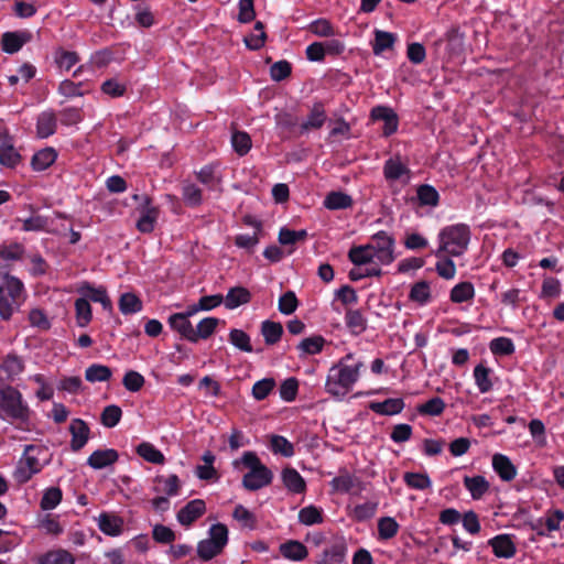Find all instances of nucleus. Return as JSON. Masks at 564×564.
<instances>
[{
  "instance_id": "6e6552de",
  "label": "nucleus",
  "mask_w": 564,
  "mask_h": 564,
  "mask_svg": "<svg viewBox=\"0 0 564 564\" xmlns=\"http://www.w3.org/2000/svg\"><path fill=\"white\" fill-rule=\"evenodd\" d=\"M137 210L140 213L135 224L137 229L142 234H151L160 215L159 206L153 205L151 197H142V204L138 206Z\"/></svg>"
},
{
  "instance_id": "ea45409f",
  "label": "nucleus",
  "mask_w": 564,
  "mask_h": 564,
  "mask_svg": "<svg viewBox=\"0 0 564 564\" xmlns=\"http://www.w3.org/2000/svg\"><path fill=\"white\" fill-rule=\"evenodd\" d=\"M348 259L355 265L372 263L376 259L368 245L354 246L348 251Z\"/></svg>"
},
{
  "instance_id": "7ed1b4c3",
  "label": "nucleus",
  "mask_w": 564,
  "mask_h": 564,
  "mask_svg": "<svg viewBox=\"0 0 564 564\" xmlns=\"http://www.w3.org/2000/svg\"><path fill=\"white\" fill-rule=\"evenodd\" d=\"M232 465L235 468L243 465L250 469L242 477V486L249 491H257L272 482L273 473L261 463L254 452H245L239 460H234Z\"/></svg>"
},
{
  "instance_id": "bf43d9fd",
  "label": "nucleus",
  "mask_w": 564,
  "mask_h": 564,
  "mask_svg": "<svg viewBox=\"0 0 564 564\" xmlns=\"http://www.w3.org/2000/svg\"><path fill=\"white\" fill-rule=\"evenodd\" d=\"M399 523L394 518L382 517L378 521V534L380 540H390L398 534Z\"/></svg>"
},
{
  "instance_id": "49530a36",
  "label": "nucleus",
  "mask_w": 564,
  "mask_h": 564,
  "mask_svg": "<svg viewBox=\"0 0 564 564\" xmlns=\"http://www.w3.org/2000/svg\"><path fill=\"white\" fill-rule=\"evenodd\" d=\"M404 484L415 490H425L432 487L431 478L425 473L406 471L403 475Z\"/></svg>"
},
{
  "instance_id": "9d476101",
  "label": "nucleus",
  "mask_w": 564,
  "mask_h": 564,
  "mask_svg": "<svg viewBox=\"0 0 564 564\" xmlns=\"http://www.w3.org/2000/svg\"><path fill=\"white\" fill-rule=\"evenodd\" d=\"M496 557L511 558L517 553V546L511 534L501 533L488 540Z\"/></svg>"
},
{
  "instance_id": "ddd939ff",
  "label": "nucleus",
  "mask_w": 564,
  "mask_h": 564,
  "mask_svg": "<svg viewBox=\"0 0 564 564\" xmlns=\"http://www.w3.org/2000/svg\"><path fill=\"white\" fill-rule=\"evenodd\" d=\"M31 39L32 34L29 31L4 32L1 36V48L8 54H14Z\"/></svg>"
},
{
  "instance_id": "e433bc0d",
  "label": "nucleus",
  "mask_w": 564,
  "mask_h": 564,
  "mask_svg": "<svg viewBox=\"0 0 564 564\" xmlns=\"http://www.w3.org/2000/svg\"><path fill=\"white\" fill-rule=\"evenodd\" d=\"M475 297V288L474 284L469 281H464L457 283L449 293V300L453 303L460 304L464 302H469Z\"/></svg>"
},
{
  "instance_id": "2eb2a0df",
  "label": "nucleus",
  "mask_w": 564,
  "mask_h": 564,
  "mask_svg": "<svg viewBox=\"0 0 564 564\" xmlns=\"http://www.w3.org/2000/svg\"><path fill=\"white\" fill-rule=\"evenodd\" d=\"M69 433L72 435L70 448L73 452L80 451L89 440V426L82 419H73L69 424Z\"/></svg>"
},
{
  "instance_id": "c03bdc74",
  "label": "nucleus",
  "mask_w": 564,
  "mask_h": 564,
  "mask_svg": "<svg viewBox=\"0 0 564 564\" xmlns=\"http://www.w3.org/2000/svg\"><path fill=\"white\" fill-rule=\"evenodd\" d=\"M219 324V318L217 317H205L203 318L194 328V339L193 343H197L200 339L209 338L215 332Z\"/></svg>"
},
{
  "instance_id": "6ab92c4d",
  "label": "nucleus",
  "mask_w": 564,
  "mask_h": 564,
  "mask_svg": "<svg viewBox=\"0 0 564 564\" xmlns=\"http://www.w3.org/2000/svg\"><path fill=\"white\" fill-rule=\"evenodd\" d=\"M119 459V454L113 448L96 449L87 459V465L94 469H102L113 465Z\"/></svg>"
},
{
  "instance_id": "72a5a7b5",
  "label": "nucleus",
  "mask_w": 564,
  "mask_h": 564,
  "mask_svg": "<svg viewBox=\"0 0 564 564\" xmlns=\"http://www.w3.org/2000/svg\"><path fill=\"white\" fill-rule=\"evenodd\" d=\"M361 481L358 477L346 470L340 471V474L330 481L333 489L343 494L350 492L354 488L359 487Z\"/></svg>"
},
{
  "instance_id": "37998d69",
  "label": "nucleus",
  "mask_w": 564,
  "mask_h": 564,
  "mask_svg": "<svg viewBox=\"0 0 564 564\" xmlns=\"http://www.w3.org/2000/svg\"><path fill=\"white\" fill-rule=\"evenodd\" d=\"M137 454L152 464L161 465L165 462L163 453L149 442L140 443L137 446Z\"/></svg>"
},
{
  "instance_id": "79ce46f5",
  "label": "nucleus",
  "mask_w": 564,
  "mask_h": 564,
  "mask_svg": "<svg viewBox=\"0 0 564 564\" xmlns=\"http://www.w3.org/2000/svg\"><path fill=\"white\" fill-rule=\"evenodd\" d=\"M182 198L186 206L198 207L203 203V192L194 183L184 182L182 185Z\"/></svg>"
},
{
  "instance_id": "09e8293b",
  "label": "nucleus",
  "mask_w": 564,
  "mask_h": 564,
  "mask_svg": "<svg viewBox=\"0 0 564 564\" xmlns=\"http://www.w3.org/2000/svg\"><path fill=\"white\" fill-rule=\"evenodd\" d=\"M76 323L79 327H86L93 319V311L87 299L83 296L75 301Z\"/></svg>"
},
{
  "instance_id": "0e129e2a",
  "label": "nucleus",
  "mask_w": 564,
  "mask_h": 564,
  "mask_svg": "<svg viewBox=\"0 0 564 564\" xmlns=\"http://www.w3.org/2000/svg\"><path fill=\"white\" fill-rule=\"evenodd\" d=\"M54 58L58 68L66 72H68L79 61V56L76 52L65 51L63 48H58L55 52Z\"/></svg>"
},
{
  "instance_id": "680f3d73",
  "label": "nucleus",
  "mask_w": 564,
  "mask_h": 564,
  "mask_svg": "<svg viewBox=\"0 0 564 564\" xmlns=\"http://www.w3.org/2000/svg\"><path fill=\"white\" fill-rule=\"evenodd\" d=\"M489 348L496 356H510L516 350L512 339L508 337L494 338L489 344Z\"/></svg>"
},
{
  "instance_id": "5fc2aeb1",
  "label": "nucleus",
  "mask_w": 564,
  "mask_h": 564,
  "mask_svg": "<svg viewBox=\"0 0 564 564\" xmlns=\"http://www.w3.org/2000/svg\"><path fill=\"white\" fill-rule=\"evenodd\" d=\"M62 498L63 492L59 487H50L43 492L40 507L45 511L53 510L61 503Z\"/></svg>"
},
{
  "instance_id": "864d4df0",
  "label": "nucleus",
  "mask_w": 564,
  "mask_h": 564,
  "mask_svg": "<svg viewBox=\"0 0 564 564\" xmlns=\"http://www.w3.org/2000/svg\"><path fill=\"white\" fill-rule=\"evenodd\" d=\"M490 372L491 370L481 364L474 369L475 383L481 393H487L492 389Z\"/></svg>"
},
{
  "instance_id": "bb28decb",
  "label": "nucleus",
  "mask_w": 564,
  "mask_h": 564,
  "mask_svg": "<svg viewBox=\"0 0 564 564\" xmlns=\"http://www.w3.org/2000/svg\"><path fill=\"white\" fill-rule=\"evenodd\" d=\"M410 169L403 164L400 160V156L390 158L384 162L383 165V176L387 181H398L403 175H410Z\"/></svg>"
},
{
  "instance_id": "3c124183",
  "label": "nucleus",
  "mask_w": 564,
  "mask_h": 564,
  "mask_svg": "<svg viewBox=\"0 0 564 564\" xmlns=\"http://www.w3.org/2000/svg\"><path fill=\"white\" fill-rule=\"evenodd\" d=\"M122 417V410L117 404H110L104 408L100 414V423L108 429L117 426Z\"/></svg>"
},
{
  "instance_id": "f257e3e1",
  "label": "nucleus",
  "mask_w": 564,
  "mask_h": 564,
  "mask_svg": "<svg viewBox=\"0 0 564 564\" xmlns=\"http://www.w3.org/2000/svg\"><path fill=\"white\" fill-rule=\"evenodd\" d=\"M352 359V354H347L336 365L330 367L325 381V390L327 393L341 399L352 389L364 367L362 361L349 365L348 361Z\"/></svg>"
},
{
  "instance_id": "20e7f679",
  "label": "nucleus",
  "mask_w": 564,
  "mask_h": 564,
  "mask_svg": "<svg viewBox=\"0 0 564 564\" xmlns=\"http://www.w3.org/2000/svg\"><path fill=\"white\" fill-rule=\"evenodd\" d=\"M29 417L30 409L21 392L12 386L0 388V419L25 422Z\"/></svg>"
},
{
  "instance_id": "473e14b6",
  "label": "nucleus",
  "mask_w": 564,
  "mask_h": 564,
  "mask_svg": "<svg viewBox=\"0 0 564 564\" xmlns=\"http://www.w3.org/2000/svg\"><path fill=\"white\" fill-rule=\"evenodd\" d=\"M280 553L283 557L292 561H302L307 555V547L300 541L289 540L280 545Z\"/></svg>"
},
{
  "instance_id": "0eeeda50",
  "label": "nucleus",
  "mask_w": 564,
  "mask_h": 564,
  "mask_svg": "<svg viewBox=\"0 0 564 564\" xmlns=\"http://www.w3.org/2000/svg\"><path fill=\"white\" fill-rule=\"evenodd\" d=\"M35 447L33 445H26L24 449V456L19 460L13 478L18 484H26L35 474H39L43 466L35 456L29 455L30 451Z\"/></svg>"
},
{
  "instance_id": "8fccbe9b",
  "label": "nucleus",
  "mask_w": 564,
  "mask_h": 564,
  "mask_svg": "<svg viewBox=\"0 0 564 564\" xmlns=\"http://www.w3.org/2000/svg\"><path fill=\"white\" fill-rule=\"evenodd\" d=\"M229 343L241 351L252 352L250 336L242 329L232 328L228 335Z\"/></svg>"
},
{
  "instance_id": "13d9d810",
  "label": "nucleus",
  "mask_w": 564,
  "mask_h": 564,
  "mask_svg": "<svg viewBox=\"0 0 564 564\" xmlns=\"http://www.w3.org/2000/svg\"><path fill=\"white\" fill-rule=\"evenodd\" d=\"M231 145L239 156H243L252 147L251 138L245 131H234L231 134Z\"/></svg>"
},
{
  "instance_id": "052dcab7",
  "label": "nucleus",
  "mask_w": 564,
  "mask_h": 564,
  "mask_svg": "<svg viewBox=\"0 0 564 564\" xmlns=\"http://www.w3.org/2000/svg\"><path fill=\"white\" fill-rule=\"evenodd\" d=\"M446 408L444 400L440 397H434L417 406V412L421 415L438 416Z\"/></svg>"
},
{
  "instance_id": "a18cd8bd",
  "label": "nucleus",
  "mask_w": 564,
  "mask_h": 564,
  "mask_svg": "<svg viewBox=\"0 0 564 564\" xmlns=\"http://www.w3.org/2000/svg\"><path fill=\"white\" fill-rule=\"evenodd\" d=\"M111 376V369L100 364H93L85 370V379L91 383L108 381Z\"/></svg>"
},
{
  "instance_id": "9b49d317",
  "label": "nucleus",
  "mask_w": 564,
  "mask_h": 564,
  "mask_svg": "<svg viewBox=\"0 0 564 564\" xmlns=\"http://www.w3.org/2000/svg\"><path fill=\"white\" fill-rule=\"evenodd\" d=\"M206 512V503L203 499H194L188 501L176 514L177 521L184 525L189 527L198 518Z\"/></svg>"
},
{
  "instance_id": "c9c22d12",
  "label": "nucleus",
  "mask_w": 564,
  "mask_h": 564,
  "mask_svg": "<svg viewBox=\"0 0 564 564\" xmlns=\"http://www.w3.org/2000/svg\"><path fill=\"white\" fill-rule=\"evenodd\" d=\"M154 481L162 487H155L154 490L158 492H164L169 497L177 496L181 490V480L177 475L172 474L170 476L159 475Z\"/></svg>"
},
{
  "instance_id": "a19ab883",
  "label": "nucleus",
  "mask_w": 564,
  "mask_h": 564,
  "mask_svg": "<svg viewBox=\"0 0 564 564\" xmlns=\"http://www.w3.org/2000/svg\"><path fill=\"white\" fill-rule=\"evenodd\" d=\"M416 197L420 206L435 207L440 203V194L436 188L430 184H421L416 187Z\"/></svg>"
},
{
  "instance_id": "f704fd0d",
  "label": "nucleus",
  "mask_w": 564,
  "mask_h": 564,
  "mask_svg": "<svg viewBox=\"0 0 564 564\" xmlns=\"http://www.w3.org/2000/svg\"><path fill=\"white\" fill-rule=\"evenodd\" d=\"M397 41V35L382 31V30H376L375 31V40L372 42V52L375 55H381L383 52L388 50H392L394 46V43Z\"/></svg>"
},
{
  "instance_id": "5701e85b",
  "label": "nucleus",
  "mask_w": 564,
  "mask_h": 564,
  "mask_svg": "<svg viewBox=\"0 0 564 564\" xmlns=\"http://www.w3.org/2000/svg\"><path fill=\"white\" fill-rule=\"evenodd\" d=\"M347 546L344 542H336L323 551L317 564H345Z\"/></svg>"
},
{
  "instance_id": "dca6fc26",
  "label": "nucleus",
  "mask_w": 564,
  "mask_h": 564,
  "mask_svg": "<svg viewBox=\"0 0 564 564\" xmlns=\"http://www.w3.org/2000/svg\"><path fill=\"white\" fill-rule=\"evenodd\" d=\"M22 156L14 148L12 138L6 134L0 143V164L9 169H14L20 164Z\"/></svg>"
},
{
  "instance_id": "4d7b16f0",
  "label": "nucleus",
  "mask_w": 564,
  "mask_h": 564,
  "mask_svg": "<svg viewBox=\"0 0 564 564\" xmlns=\"http://www.w3.org/2000/svg\"><path fill=\"white\" fill-rule=\"evenodd\" d=\"M224 547L210 539L202 540L197 544V555L203 561H210L223 552Z\"/></svg>"
},
{
  "instance_id": "4c0bfd02",
  "label": "nucleus",
  "mask_w": 564,
  "mask_h": 564,
  "mask_svg": "<svg viewBox=\"0 0 564 564\" xmlns=\"http://www.w3.org/2000/svg\"><path fill=\"white\" fill-rule=\"evenodd\" d=\"M261 335L263 336L267 345H275L280 341L283 335V326L279 322L270 319L263 321L261 324Z\"/></svg>"
},
{
  "instance_id": "c85d7f7f",
  "label": "nucleus",
  "mask_w": 564,
  "mask_h": 564,
  "mask_svg": "<svg viewBox=\"0 0 564 564\" xmlns=\"http://www.w3.org/2000/svg\"><path fill=\"white\" fill-rule=\"evenodd\" d=\"M345 324L354 336L361 335L367 329V318L360 310L348 308L345 313Z\"/></svg>"
},
{
  "instance_id": "e2e57ef3",
  "label": "nucleus",
  "mask_w": 564,
  "mask_h": 564,
  "mask_svg": "<svg viewBox=\"0 0 564 564\" xmlns=\"http://www.w3.org/2000/svg\"><path fill=\"white\" fill-rule=\"evenodd\" d=\"M409 299L419 304H426L431 300L430 285L426 281H420L412 285Z\"/></svg>"
},
{
  "instance_id": "2f4dec72",
  "label": "nucleus",
  "mask_w": 564,
  "mask_h": 564,
  "mask_svg": "<svg viewBox=\"0 0 564 564\" xmlns=\"http://www.w3.org/2000/svg\"><path fill=\"white\" fill-rule=\"evenodd\" d=\"M0 368L7 375L8 379L13 380L24 371V361L15 352H10L2 358Z\"/></svg>"
},
{
  "instance_id": "338daca9",
  "label": "nucleus",
  "mask_w": 564,
  "mask_h": 564,
  "mask_svg": "<svg viewBox=\"0 0 564 564\" xmlns=\"http://www.w3.org/2000/svg\"><path fill=\"white\" fill-rule=\"evenodd\" d=\"M74 556L65 551L58 550L54 552L46 553L41 560L39 564H74Z\"/></svg>"
},
{
  "instance_id": "4be33fe9",
  "label": "nucleus",
  "mask_w": 564,
  "mask_h": 564,
  "mask_svg": "<svg viewBox=\"0 0 564 564\" xmlns=\"http://www.w3.org/2000/svg\"><path fill=\"white\" fill-rule=\"evenodd\" d=\"M283 485L292 494H303L306 490V482L301 474L293 467H285L281 474Z\"/></svg>"
},
{
  "instance_id": "cd10ccee",
  "label": "nucleus",
  "mask_w": 564,
  "mask_h": 564,
  "mask_svg": "<svg viewBox=\"0 0 564 564\" xmlns=\"http://www.w3.org/2000/svg\"><path fill=\"white\" fill-rule=\"evenodd\" d=\"M56 159V150L52 147H47L33 154L31 159V166L34 171L41 172L48 169Z\"/></svg>"
},
{
  "instance_id": "58836bf2",
  "label": "nucleus",
  "mask_w": 564,
  "mask_h": 564,
  "mask_svg": "<svg viewBox=\"0 0 564 564\" xmlns=\"http://www.w3.org/2000/svg\"><path fill=\"white\" fill-rule=\"evenodd\" d=\"M119 310L123 315L135 314L142 311L143 303L141 299L131 292L121 294L119 302Z\"/></svg>"
},
{
  "instance_id": "69168bd1",
  "label": "nucleus",
  "mask_w": 564,
  "mask_h": 564,
  "mask_svg": "<svg viewBox=\"0 0 564 564\" xmlns=\"http://www.w3.org/2000/svg\"><path fill=\"white\" fill-rule=\"evenodd\" d=\"M378 509V502L367 501L355 506L352 509V518L358 522H364L371 519Z\"/></svg>"
},
{
  "instance_id": "f03ea898",
  "label": "nucleus",
  "mask_w": 564,
  "mask_h": 564,
  "mask_svg": "<svg viewBox=\"0 0 564 564\" xmlns=\"http://www.w3.org/2000/svg\"><path fill=\"white\" fill-rule=\"evenodd\" d=\"M470 236V228L466 224H455L444 227L438 232L440 247L435 251V256L441 258L442 254L449 257L464 254L468 249Z\"/></svg>"
},
{
  "instance_id": "4468645a",
  "label": "nucleus",
  "mask_w": 564,
  "mask_h": 564,
  "mask_svg": "<svg viewBox=\"0 0 564 564\" xmlns=\"http://www.w3.org/2000/svg\"><path fill=\"white\" fill-rule=\"evenodd\" d=\"M327 119L325 106L322 101H316L313 104L307 118L300 126V133L304 134L310 130H318L321 129Z\"/></svg>"
},
{
  "instance_id": "c756f323",
  "label": "nucleus",
  "mask_w": 564,
  "mask_h": 564,
  "mask_svg": "<svg viewBox=\"0 0 564 564\" xmlns=\"http://www.w3.org/2000/svg\"><path fill=\"white\" fill-rule=\"evenodd\" d=\"M195 175L197 181L209 189H215L221 182V176L218 173V164L215 163L204 165L199 171L195 172Z\"/></svg>"
},
{
  "instance_id": "aec40b11",
  "label": "nucleus",
  "mask_w": 564,
  "mask_h": 564,
  "mask_svg": "<svg viewBox=\"0 0 564 564\" xmlns=\"http://www.w3.org/2000/svg\"><path fill=\"white\" fill-rule=\"evenodd\" d=\"M99 530L109 536H118L122 533L123 521L120 517L101 512L98 517Z\"/></svg>"
},
{
  "instance_id": "b1692460",
  "label": "nucleus",
  "mask_w": 564,
  "mask_h": 564,
  "mask_svg": "<svg viewBox=\"0 0 564 564\" xmlns=\"http://www.w3.org/2000/svg\"><path fill=\"white\" fill-rule=\"evenodd\" d=\"M405 404L403 399L390 398L382 402H370L369 409L380 415H395L403 411Z\"/></svg>"
},
{
  "instance_id": "de8ad7c7",
  "label": "nucleus",
  "mask_w": 564,
  "mask_h": 564,
  "mask_svg": "<svg viewBox=\"0 0 564 564\" xmlns=\"http://www.w3.org/2000/svg\"><path fill=\"white\" fill-rule=\"evenodd\" d=\"M299 521L304 525L319 524L324 521L323 510L314 505L304 507L299 512Z\"/></svg>"
},
{
  "instance_id": "39448f33",
  "label": "nucleus",
  "mask_w": 564,
  "mask_h": 564,
  "mask_svg": "<svg viewBox=\"0 0 564 564\" xmlns=\"http://www.w3.org/2000/svg\"><path fill=\"white\" fill-rule=\"evenodd\" d=\"M24 285L20 280H11L10 284L0 292V317L9 321L22 303Z\"/></svg>"
},
{
  "instance_id": "412c9836",
  "label": "nucleus",
  "mask_w": 564,
  "mask_h": 564,
  "mask_svg": "<svg viewBox=\"0 0 564 564\" xmlns=\"http://www.w3.org/2000/svg\"><path fill=\"white\" fill-rule=\"evenodd\" d=\"M167 323L172 330L180 334L181 338L193 343L194 327L189 319L185 317V315L174 313L170 315Z\"/></svg>"
},
{
  "instance_id": "1a4fd4ad",
  "label": "nucleus",
  "mask_w": 564,
  "mask_h": 564,
  "mask_svg": "<svg viewBox=\"0 0 564 564\" xmlns=\"http://www.w3.org/2000/svg\"><path fill=\"white\" fill-rule=\"evenodd\" d=\"M370 118L375 121H383V137H390L398 131L399 116L391 107H373L370 111Z\"/></svg>"
},
{
  "instance_id": "423d86ee",
  "label": "nucleus",
  "mask_w": 564,
  "mask_h": 564,
  "mask_svg": "<svg viewBox=\"0 0 564 564\" xmlns=\"http://www.w3.org/2000/svg\"><path fill=\"white\" fill-rule=\"evenodd\" d=\"M367 245L373 253L378 264L388 265L394 261L395 240L388 232L383 230L378 231L371 236L370 241Z\"/></svg>"
},
{
  "instance_id": "393cba45",
  "label": "nucleus",
  "mask_w": 564,
  "mask_h": 564,
  "mask_svg": "<svg viewBox=\"0 0 564 564\" xmlns=\"http://www.w3.org/2000/svg\"><path fill=\"white\" fill-rule=\"evenodd\" d=\"M463 482L474 500L481 499L490 487L489 481L480 475L465 476Z\"/></svg>"
},
{
  "instance_id": "603ef678",
  "label": "nucleus",
  "mask_w": 564,
  "mask_h": 564,
  "mask_svg": "<svg viewBox=\"0 0 564 564\" xmlns=\"http://www.w3.org/2000/svg\"><path fill=\"white\" fill-rule=\"evenodd\" d=\"M270 448L274 454L283 457H292L294 455V445L282 435H272L270 438Z\"/></svg>"
},
{
  "instance_id": "774afa93",
  "label": "nucleus",
  "mask_w": 564,
  "mask_h": 564,
  "mask_svg": "<svg viewBox=\"0 0 564 564\" xmlns=\"http://www.w3.org/2000/svg\"><path fill=\"white\" fill-rule=\"evenodd\" d=\"M435 270L437 274L445 280H452L456 275V265L454 261L451 259V257L447 254H442V257L435 264Z\"/></svg>"
},
{
  "instance_id": "a211bd4d",
  "label": "nucleus",
  "mask_w": 564,
  "mask_h": 564,
  "mask_svg": "<svg viewBox=\"0 0 564 564\" xmlns=\"http://www.w3.org/2000/svg\"><path fill=\"white\" fill-rule=\"evenodd\" d=\"M492 468L502 481H511L517 476V467L511 459L503 454L492 456Z\"/></svg>"
},
{
  "instance_id": "f8f14e48",
  "label": "nucleus",
  "mask_w": 564,
  "mask_h": 564,
  "mask_svg": "<svg viewBox=\"0 0 564 564\" xmlns=\"http://www.w3.org/2000/svg\"><path fill=\"white\" fill-rule=\"evenodd\" d=\"M77 291L88 302L100 303L106 311L112 310V303L105 286H95L89 282H83Z\"/></svg>"
},
{
  "instance_id": "7c9ffc66",
  "label": "nucleus",
  "mask_w": 564,
  "mask_h": 564,
  "mask_svg": "<svg viewBox=\"0 0 564 564\" xmlns=\"http://www.w3.org/2000/svg\"><path fill=\"white\" fill-rule=\"evenodd\" d=\"M352 203L354 200L350 195L340 191H333L326 195L323 205L329 210H340L350 208Z\"/></svg>"
},
{
  "instance_id": "f3484780",
  "label": "nucleus",
  "mask_w": 564,
  "mask_h": 564,
  "mask_svg": "<svg viewBox=\"0 0 564 564\" xmlns=\"http://www.w3.org/2000/svg\"><path fill=\"white\" fill-rule=\"evenodd\" d=\"M57 129V117L54 110L42 111L36 119V135L46 139L53 135Z\"/></svg>"
},
{
  "instance_id": "6e6d98bb",
  "label": "nucleus",
  "mask_w": 564,
  "mask_h": 564,
  "mask_svg": "<svg viewBox=\"0 0 564 564\" xmlns=\"http://www.w3.org/2000/svg\"><path fill=\"white\" fill-rule=\"evenodd\" d=\"M325 343L326 340L323 336L315 335L301 340L297 349L305 355H317L323 350Z\"/></svg>"
},
{
  "instance_id": "a878e982",
  "label": "nucleus",
  "mask_w": 564,
  "mask_h": 564,
  "mask_svg": "<svg viewBox=\"0 0 564 564\" xmlns=\"http://www.w3.org/2000/svg\"><path fill=\"white\" fill-rule=\"evenodd\" d=\"M251 301V293L245 286H235L228 290L227 295L224 297L226 308L235 310L240 305L247 304Z\"/></svg>"
}]
</instances>
